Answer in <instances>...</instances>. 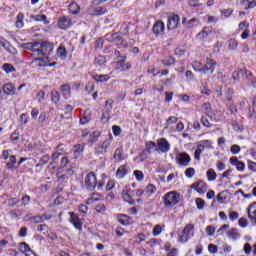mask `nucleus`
I'll list each match as a JSON object with an SVG mask.
<instances>
[{"label": "nucleus", "instance_id": "f03ea898", "mask_svg": "<svg viewBox=\"0 0 256 256\" xmlns=\"http://www.w3.org/2000/svg\"><path fill=\"white\" fill-rule=\"evenodd\" d=\"M85 185H86L87 189L90 190V191L94 190L96 187L99 190H101L104 187L105 182L100 181L97 184V178H96L95 174L93 172H90L85 177Z\"/></svg>", "mask_w": 256, "mask_h": 256}, {"label": "nucleus", "instance_id": "69168bd1", "mask_svg": "<svg viewBox=\"0 0 256 256\" xmlns=\"http://www.w3.org/2000/svg\"><path fill=\"white\" fill-rule=\"evenodd\" d=\"M250 37V30L249 29H245L241 35V39L242 40H247Z\"/></svg>", "mask_w": 256, "mask_h": 256}, {"label": "nucleus", "instance_id": "c756f323", "mask_svg": "<svg viewBox=\"0 0 256 256\" xmlns=\"http://www.w3.org/2000/svg\"><path fill=\"white\" fill-rule=\"evenodd\" d=\"M114 160L116 162H122L124 160L123 148H116V150L114 152Z\"/></svg>", "mask_w": 256, "mask_h": 256}, {"label": "nucleus", "instance_id": "4c0bfd02", "mask_svg": "<svg viewBox=\"0 0 256 256\" xmlns=\"http://www.w3.org/2000/svg\"><path fill=\"white\" fill-rule=\"evenodd\" d=\"M227 44H228V49L232 51H235L238 47V41L235 38L229 39Z\"/></svg>", "mask_w": 256, "mask_h": 256}, {"label": "nucleus", "instance_id": "864d4df0", "mask_svg": "<svg viewBox=\"0 0 256 256\" xmlns=\"http://www.w3.org/2000/svg\"><path fill=\"white\" fill-rule=\"evenodd\" d=\"M241 151V148L240 146H238V144H233L230 148V152L233 154V155H237L239 154Z\"/></svg>", "mask_w": 256, "mask_h": 256}, {"label": "nucleus", "instance_id": "393cba45", "mask_svg": "<svg viewBox=\"0 0 256 256\" xmlns=\"http://www.w3.org/2000/svg\"><path fill=\"white\" fill-rule=\"evenodd\" d=\"M201 123L203 124L204 127L211 128L213 123V118L210 116V114H206L205 116L202 117Z\"/></svg>", "mask_w": 256, "mask_h": 256}, {"label": "nucleus", "instance_id": "37998d69", "mask_svg": "<svg viewBox=\"0 0 256 256\" xmlns=\"http://www.w3.org/2000/svg\"><path fill=\"white\" fill-rule=\"evenodd\" d=\"M157 192V188L154 184H148L146 186V193L149 195H153Z\"/></svg>", "mask_w": 256, "mask_h": 256}, {"label": "nucleus", "instance_id": "f3484780", "mask_svg": "<svg viewBox=\"0 0 256 256\" xmlns=\"http://www.w3.org/2000/svg\"><path fill=\"white\" fill-rule=\"evenodd\" d=\"M212 34L211 27H204L201 32L198 33L197 39L201 41H206L207 38Z\"/></svg>", "mask_w": 256, "mask_h": 256}, {"label": "nucleus", "instance_id": "412c9836", "mask_svg": "<svg viewBox=\"0 0 256 256\" xmlns=\"http://www.w3.org/2000/svg\"><path fill=\"white\" fill-rule=\"evenodd\" d=\"M107 12L106 8H97V9H94L93 7H90L88 10H87V13L92 15V16H100V15H103Z\"/></svg>", "mask_w": 256, "mask_h": 256}, {"label": "nucleus", "instance_id": "338daca9", "mask_svg": "<svg viewBox=\"0 0 256 256\" xmlns=\"http://www.w3.org/2000/svg\"><path fill=\"white\" fill-rule=\"evenodd\" d=\"M239 217V214L235 211L229 213V219L230 221H236V219Z\"/></svg>", "mask_w": 256, "mask_h": 256}, {"label": "nucleus", "instance_id": "c85d7f7f", "mask_svg": "<svg viewBox=\"0 0 256 256\" xmlns=\"http://www.w3.org/2000/svg\"><path fill=\"white\" fill-rule=\"evenodd\" d=\"M206 178H208V182H214L217 179V173L214 169L210 168L206 171Z\"/></svg>", "mask_w": 256, "mask_h": 256}, {"label": "nucleus", "instance_id": "e433bc0d", "mask_svg": "<svg viewBox=\"0 0 256 256\" xmlns=\"http://www.w3.org/2000/svg\"><path fill=\"white\" fill-rule=\"evenodd\" d=\"M110 40L116 45L123 44V38L118 33L110 35Z\"/></svg>", "mask_w": 256, "mask_h": 256}, {"label": "nucleus", "instance_id": "ea45409f", "mask_svg": "<svg viewBox=\"0 0 256 256\" xmlns=\"http://www.w3.org/2000/svg\"><path fill=\"white\" fill-rule=\"evenodd\" d=\"M175 62H176V60L172 56H167L164 59H162V64L165 65V66L174 65Z\"/></svg>", "mask_w": 256, "mask_h": 256}, {"label": "nucleus", "instance_id": "72a5a7b5", "mask_svg": "<svg viewBox=\"0 0 256 256\" xmlns=\"http://www.w3.org/2000/svg\"><path fill=\"white\" fill-rule=\"evenodd\" d=\"M57 56L61 59V60H65L67 58V51L65 46H59L58 50H57Z\"/></svg>", "mask_w": 256, "mask_h": 256}, {"label": "nucleus", "instance_id": "3c124183", "mask_svg": "<svg viewBox=\"0 0 256 256\" xmlns=\"http://www.w3.org/2000/svg\"><path fill=\"white\" fill-rule=\"evenodd\" d=\"M238 224H239V227H240V228H247L248 225H249V222H248V220H247L246 218L241 217V218L239 219V221H238Z\"/></svg>", "mask_w": 256, "mask_h": 256}, {"label": "nucleus", "instance_id": "a878e982", "mask_svg": "<svg viewBox=\"0 0 256 256\" xmlns=\"http://www.w3.org/2000/svg\"><path fill=\"white\" fill-rule=\"evenodd\" d=\"M24 19L25 15L23 13H18L16 16V28L17 29H22L24 28Z\"/></svg>", "mask_w": 256, "mask_h": 256}, {"label": "nucleus", "instance_id": "20e7f679", "mask_svg": "<svg viewBox=\"0 0 256 256\" xmlns=\"http://www.w3.org/2000/svg\"><path fill=\"white\" fill-rule=\"evenodd\" d=\"M194 235V225L187 224L183 229L182 234L178 238V242L187 243Z\"/></svg>", "mask_w": 256, "mask_h": 256}, {"label": "nucleus", "instance_id": "a211bd4d", "mask_svg": "<svg viewBox=\"0 0 256 256\" xmlns=\"http://www.w3.org/2000/svg\"><path fill=\"white\" fill-rule=\"evenodd\" d=\"M227 237L229 240L237 241L240 239L241 234L239 233L237 228H231L227 231Z\"/></svg>", "mask_w": 256, "mask_h": 256}, {"label": "nucleus", "instance_id": "a19ab883", "mask_svg": "<svg viewBox=\"0 0 256 256\" xmlns=\"http://www.w3.org/2000/svg\"><path fill=\"white\" fill-rule=\"evenodd\" d=\"M193 69L195 70L196 73H203L204 66L202 65L201 62L195 61L192 65Z\"/></svg>", "mask_w": 256, "mask_h": 256}, {"label": "nucleus", "instance_id": "e2e57ef3", "mask_svg": "<svg viewBox=\"0 0 256 256\" xmlns=\"http://www.w3.org/2000/svg\"><path fill=\"white\" fill-rule=\"evenodd\" d=\"M162 233V227L161 225H156L155 228L153 229V235L155 237L159 236Z\"/></svg>", "mask_w": 256, "mask_h": 256}, {"label": "nucleus", "instance_id": "473e14b6", "mask_svg": "<svg viewBox=\"0 0 256 256\" xmlns=\"http://www.w3.org/2000/svg\"><path fill=\"white\" fill-rule=\"evenodd\" d=\"M118 222L123 226H128L130 224V217L124 214L118 216Z\"/></svg>", "mask_w": 256, "mask_h": 256}, {"label": "nucleus", "instance_id": "49530a36", "mask_svg": "<svg viewBox=\"0 0 256 256\" xmlns=\"http://www.w3.org/2000/svg\"><path fill=\"white\" fill-rule=\"evenodd\" d=\"M156 143L154 141H148L146 142V149L149 153H151L153 150L156 149Z\"/></svg>", "mask_w": 256, "mask_h": 256}, {"label": "nucleus", "instance_id": "423d86ee", "mask_svg": "<svg viewBox=\"0 0 256 256\" xmlns=\"http://www.w3.org/2000/svg\"><path fill=\"white\" fill-rule=\"evenodd\" d=\"M113 142V136L110 135L107 139H105L99 146L95 148V153L97 155H103L107 153L108 148L110 147L111 143Z\"/></svg>", "mask_w": 256, "mask_h": 256}, {"label": "nucleus", "instance_id": "4d7b16f0", "mask_svg": "<svg viewBox=\"0 0 256 256\" xmlns=\"http://www.w3.org/2000/svg\"><path fill=\"white\" fill-rule=\"evenodd\" d=\"M246 29H249V23L247 21H243L239 23V26H238L239 31H245Z\"/></svg>", "mask_w": 256, "mask_h": 256}, {"label": "nucleus", "instance_id": "c03bdc74", "mask_svg": "<svg viewBox=\"0 0 256 256\" xmlns=\"http://www.w3.org/2000/svg\"><path fill=\"white\" fill-rule=\"evenodd\" d=\"M52 95V102H54L55 104H57L60 101V94L57 90H52L51 92Z\"/></svg>", "mask_w": 256, "mask_h": 256}, {"label": "nucleus", "instance_id": "0e129e2a", "mask_svg": "<svg viewBox=\"0 0 256 256\" xmlns=\"http://www.w3.org/2000/svg\"><path fill=\"white\" fill-rule=\"evenodd\" d=\"M30 223H43V217L42 216H35L30 218Z\"/></svg>", "mask_w": 256, "mask_h": 256}, {"label": "nucleus", "instance_id": "bb28decb", "mask_svg": "<svg viewBox=\"0 0 256 256\" xmlns=\"http://www.w3.org/2000/svg\"><path fill=\"white\" fill-rule=\"evenodd\" d=\"M241 6L244 9H252L256 7V1L255 0H241Z\"/></svg>", "mask_w": 256, "mask_h": 256}, {"label": "nucleus", "instance_id": "a18cd8bd", "mask_svg": "<svg viewBox=\"0 0 256 256\" xmlns=\"http://www.w3.org/2000/svg\"><path fill=\"white\" fill-rule=\"evenodd\" d=\"M202 146L205 149H212L213 148V141L212 140H201L200 141Z\"/></svg>", "mask_w": 256, "mask_h": 256}, {"label": "nucleus", "instance_id": "9b49d317", "mask_svg": "<svg viewBox=\"0 0 256 256\" xmlns=\"http://www.w3.org/2000/svg\"><path fill=\"white\" fill-rule=\"evenodd\" d=\"M248 218L253 226H256V202L250 204L247 208Z\"/></svg>", "mask_w": 256, "mask_h": 256}, {"label": "nucleus", "instance_id": "052dcab7", "mask_svg": "<svg viewBox=\"0 0 256 256\" xmlns=\"http://www.w3.org/2000/svg\"><path fill=\"white\" fill-rule=\"evenodd\" d=\"M201 92L206 96H209L211 94V90L207 88V83L201 86Z\"/></svg>", "mask_w": 256, "mask_h": 256}, {"label": "nucleus", "instance_id": "f704fd0d", "mask_svg": "<svg viewBox=\"0 0 256 256\" xmlns=\"http://www.w3.org/2000/svg\"><path fill=\"white\" fill-rule=\"evenodd\" d=\"M197 19L196 18H192L191 20L187 21V18H183L182 19V25H184V27H186L187 29H191L193 28V24L197 23Z\"/></svg>", "mask_w": 256, "mask_h": 256}, {"label": "nucleus", "instance_id": "bf43d9fd", "mask_svg": "<svg viewBox=\"0 0 256 256\" xmlns=\"http://www.w3.org/2000/svg\"><path fill=\"white\" fill-rule=\"evenodd\" d=\"M196 205L199 210H203L205 206V201L201 198L196 199Z\"/></svg>", "mask_w": 256, "mask_h": 256}, {"label": "nucleus", "instance_id": "5fc2aeb1", "mask_svg": "<svg viewBox=\"0 0 256 256\" xmlns=\"http://www.w3.org/2000/svg\"><path fill=\"white\" fill-rule=\"evenodd\" d=\"M226 169V163L223 161H217L216 162V170L217 171H225Z\"/></svg>", "mask_w": 256, "mask_h": 256}, {"label": "nucleus", "instance_id": "aec40b11", "mask_svg": "<svg viewBox=\"0 0 256 256\" xmlns=\"http://www.w3.org/2000/svg\"><path fill=\"white\" fill-rule=\"evenodd\" d=\"M68 11L72 15H78L81 12V7L76 2H72L68 5Z\"/></svg>", "mask_w": 256, "mask_h": 256}, {"label": "nucleus", "instance_id": "f8f14e48", "mask_svg": "<svg viewBox=\"0 0 256 256\" xmlns=\"http://www.w3.org/2000/svg\"><path fill=\"white\" fill-rule=\"evenodd\" d=\"M191 189H194L199 194H205L208 190V185L204 181H198L191 185Z\"/></svg>", "mask_w": 256, "mask_h": 256}, {"label": "nucleus", "instance_id": "603ef678", "mask_svg": "<svg viewBox=\"0 0 256 256\" xmlns=\"http://www.w3.org/2000/svg\"><path fill=\"white\" fill-rule=\"evenodd\" d=\"M3 70L5 73H14L15 68L11 64H4L3 65Z\"/></svg>", "mask_w": 256, "mask_h": 256}, {"label": "nucleus", "instance_id": "c9c22d12", "mask_svg": "<svg viewBox=\"0 0 256 256\" xmlns=\"http://www.w3.org/2000/svg\"><path fill=\"white\" fill-rule=\"evenodd\" d=\"M186 52H187V48H185V46H179L178 48H175L174 54L178 58H182L183 56H185Z\"/></svg>", "mask_w": 256, "mask_h": 256}, {"label": "nucleus", "instance_id": "de8ad7c7", "mask_svg": "<svg viewBox=\"0 0 256 256\" xmlns=\"http://www.w3.org/2000/svg\"><path fill=\"white\" fill-rule=\"evenodd\" d=\"M195 175V169L190 167V168H187L186 171H185V176L186 178L188 179H192Z\"/></svg>", "mask_w": 256, "mask_h": 256}, {"label": "nucleus", "instance_id": "6e6d98bb", "mask_svg": "<svg viewBox=\"0 0 256 256\" xmlns=\"http://www.w3.org/2000/svg\"><path fill=\"white\" fill-rule=\"evenodd\" d=\"M61 147H62V144H59V146H57L56 152L52 155L53 160H57L62 155V153L59 152L62 150Z\"/></svg>", "mask_w": 256, "mask_h": 256}, {"label": "nucleus", "instance_id": "dca6fc26", "mask_svg": "<svg viewBox=\"0 0 256 256\" xmlns=\"http://www.w3.org/2000/svg\"><path fill=\"white\" fill-rule=\"evenodd\" d=\"M230 164L235 166L237 171H239L240 173H243V171H245V163H243L242 161H239L236 157H231L229 159Z\"/></svg>", "mask_w": 256, "mask_h": 256}, {"label": "nucleus", "instance_id": "4468645a", "mask_svg": "<svg viewBox=\"0 0 256 256\" xmlns=\"http://www.w3.org/2000/svg\"><path fill=\"white\" fill-rule=\"evenodd\" d=\"M158 149L162 153H168L171 149L169 141L166 138L158 139Z\"/></svg>", "mask_w": 256, "mask_h": 256}, {"label": "nucleus", "instance_id": "1a4fd4ad", "mask_svg": "<svg viewBox=\"0 0 256 256\" xmlns=\"http://www.w3.org/2000/svg\"><path fill=\"white\" fill-rule=\"evenodd\" d=\"M217 66V62L211 58H206V64L203 65V75L206 73H214Z\"/></svg>", "mask_w": 256, "mask_h": 256}, {"label": "nucleus", "instance_id": "2eb2a0df", "mask_svg": "<svg viewBox=\"0 0 256 256\" xmlns=\"http://www.w3.org/2000/svg\"><path fill=\"white\" fill-rule=\"evenodd\" d=\"M19 249L25 256H36V253L31 250L29 244H26V242H20Z\"/></svg>", "mask_w": 256, "mask_h": 256}, {"label": "nucleus", "instance_id": "8fccbe9b", "mask_svg": "<svg viewBox=\"0 0 256 256\" xmlns=\"http://www.w3.org/2000/svg\"><path fill=\"white\" fill-rule=\"evenodd\" d=\"M134 177L136 178L137 181L141 182L144 180V175L143 172L140 170H135L134 171Z\"/></svg>", "mask_w": 256, "mask_h": 256}, {"label": "nucleus", "instance_id": "7c9ffc66", "mask_svg": "<svg viewBox=\"0 0 256 256\" xmlns=\"http://www.w3.org/2000/svg\"><path fill=\"white\" fill-rule=\"evenodd\" d=\"M127 175V169L124 165L120 166L116 171V177L118 179H124Z\"/></svg>", "mask_w": 256, "mask_h": 256}, {"label": "nucleus", "instance_id": "6ab92c4d", "mask_svg": "<svg viewBox=\"0 0 256 256\" xmlns=\"http://www.w3.org/2000/svg\"><path fill=\"white\" fill-rule=\"evenodd\" d=\"M84 149H85L84 144H75V146H73L72 148L74 158L75 159L79 158L83 154Z\"/></svg>", "mask_w": 256, "mask_h": 256}, {"label": "nucleus", "instance_id": "cd10ccee", "mask_svg": "<svg viewBox=\"0 0 256 256\" xmlns=\"http://www.w3.org/2000/svg\"><path fill=\"white\" fill-rule=\"evenodd\" d=\"M31 18L34 21H37L38 23H44V25H49V21L47 20L46 15L40 14V15H33Z\"/></svg>", "mask_w": 256, "mask_h": 256}, {"label": "nucleus", "instance_id": "774afa93", "mask_svg": "<svg viewBox=\"0 0 256 256\" xmlns=\"http://www.w3.org/2000/svg\"><path fill=\"white\" fill-rule=\"evenodd\" d=\"M248 168L250 169V171L256 172V163L253 161H248Z\"/></svg>", "mask_w": 256, "mask_h": 256}, {"label": "nucleus", "instance_id": "0eeeda50", "mask_svg": "<svg viewBox=\"0 0 256 256\" xmlns=\"http://www.w3.org/2000/svg\"><path fill=\"white\" fill-rule=\"evenodd\" d=\"M180 16L177 14H172L167 19V30L173 31L178 29L179 23H180Z\"/></svg>", "mask_w": 256, "mask_h": 256}, {"label": "nucleus", "instance_id": "58836bf2", "mask_svg": "<svg viewBox=\"0 0 256 256\" xmlns=\"http://www.w3.org/2000/svg\"><path fill=\"white\" fill-rule=\"evenodd\" d=\"M178 123V118L176 116H170L165 122V129L169 128L171 125Z\"/></svg>", "mask_w": 256, "mask_h": 256}, {"label": "nucleus", "instance_id": "2f4dec72", "mask_svg": "<svg viewBox=\"0 0 256 256\" xmlns=\"http://www.w3.org/2000/svg\"><path fill=\"white\" fill-rule=\"evenodd\" d=\"M62 96H64L66 99L71 96V87L68 84H64L61 87Z\"/></svg>", "mask_w": 256, "mask_h": 256}, {"label": "nucleus", "instance_id": "9d476101", "mask_svg": "<svg viewBox=\"0 0 256 256\" xmlns=\"http://www.w3.org/2000/svg\"><path fill=\"white\" fill-rule=\"evenodd\" d=\"M68 214L70 215V223H72V225L74 226V228L76 230L81 231L83 223H82L81 219L79 218V216L73 212H69Z\"/></svg>", "mask_w": 256, "mask_h": 256}, {"label": "nucleus", "instance_id": "13d9d810", "mask_svg": "<svg viewBox=\"0 0 256 256\" xmlns=\"http://www.w3.org/2000/svg\"><path fill=\"white\" fill-rule=\"evenodd\" d=\"M0 45H1L3 48L7 49L9 52H11V51L9 50L10 43H9L6 39L0 38Z\"/></svg>", "mask_w": 256, "mask_h": 256}, {"label": "nucleus", "instance_id": "79ce46f5", "mask_svg": "<svg viewBox=\"0 0 256 256\" xmlns=\"http://www.w3.org/2000/svg\"><path fill=\"white\" fill-rule=\"evenodd\" d=\"M113 103H114V101L111 98L106 101V103H105V112L107 114L111 113V111L113 109Z\"/></svg>", "mask_w": 256, "mask_h": 256}, {"label": "nucleus", "instance_id": "39448f33", "mask_svg": "<svg viewBox=\"0 0 256 256\" xmlns=\"http://www.w3.org/2000/svg\"><path fill=\"white\" fill-rule=\"evenodd\" d=\"M175 162L180 167H187L190 165L191 157L185 152L177 153L175 156Z\"/></svg>", "mask_w": 256, "mask_h": 256}, {"label": "nucleus", "instance_id": "09e8293b", "mask_svg": "<svg viewBox=\"0 0 256 256\" xmlns=\"http://www.w3.org/2000/svg\"><path fill=\"white\" fill-rule=\"evenodd\" d=\"M16 162H17L16 157L11 155L10 158H9V162L7 163L8 169H13Z\"/></svg>", "mask_w": 256, "mask_h": 256}, {"label": "nucleus", "instance_id": "4be33fe9", "mask_svg": "<svg viewBox=\"0 0 256 256\" xmlns=\"http://www.w3.org/2000/svg\"><path fill=\"white\" fill-rule=\"evenodd\" d=\"M3 91H4V94H6L8 96H13V95H15L16 87L11 83H7L4 85Z\"/></svg>", "mask_w": 256, "mask_h": 256}, {"label": "nucleus", "instance_id": "6e6552de", "mask_svg": "<svg viewBox=\"0 0 256 256\" xmlns=\"http://www.w3.org/2000/svg\"><path fill=\"white\" fill-rule=\"evenodd\" d=\"M72 25L73 21L70 16H62L58 19V27L60 30L70 29Z\"/></svg>", "mask_w": 256, "mask_h": 256}, {"label": "nucleus", "instance_id": "b1692460", "mask_svg": "<svg viewBox=\"0 0 256 256\" xmlns=\"http://www.w3.org/2000/svg\"><path fill=\"white\" fill-rule=\"evenodd\" d=\"M131 68H132V65L129 63L126 64L125 60L118 61L115 67V69L121 70V71H127V70H130Z\"/></svg>", "mask_w": 256, "mask_h": 256}, {"label": "nucleus", "instance_id": "7ed1b4c3", "mask_svg": "<svg viewBox=\"0 0 256 256\" xmlns=\"http://www.w3.org/2000/svg\"><path fill=\"white\" fill-rule=\"evenodd\" d=\"M181 200V196L177 191H169L163 196V203L166 207H172L178 204Z\"/></svg>", "mask_w": 256, "mask_h": 256}, {"label": "nucleus", "instance_id": "f257e3e1", "mask_svg": "<svg viewBox=\"0 0 256 256\" xmlns=\"http://www.w3.org/2000/svg\"><path fill=\"white\" fill-rule=\"evenodd\" d=\"M26 49L32 52V64L37 67L38 70H43L45 67H52V64H48V56L53 52L54 46L48 41H35L26 44Z\"/></svg>", "mask_w": 256, "mask_h": 256}, {"label": "nucleus", "instance_id": "5701e85b", "mask_svg": "<svg viewBox=\"0 0 256 256\" xmlns=\"http://www.w3.org/2000/svg\"><path fill=\"white\" fill-rule=\"evenodd\" d=\"M216 200L219 204H225L228 200V190H223L217 194Z\"/></svg>", "mask_w": 256, "mask_h": 256}, {"label": "nucleus", "instance_id": "680f3d73", "mask_svg": "<svg viewBox=\"0 0 256 256\" xmlns=\"http://www.w3.org/2000/svg\"><path fill=\"white\" fill-rule=\"evenodd\" d=\"M95 63L97 65H103V64L106 63V58L103 57V56H98V57L95 58Z\"/></svg>", "mask_w": 256, "mask_h": 256}, {"label": "nucleus", "instance_id": "ddd939ff", "mask_svg": "<svg viewBox=\"0 0 256 256\" xmlns=\"http://www.w3.org/2000/svg\"><path fill=\"white\" fill-rule=\"evenodd\" d=\"M165 32V24L163 21L158 20L153 26V33L156 37L162 36Z\"/></svg>", "mask_w": 256, "mask_h": 256}]
</instances>
